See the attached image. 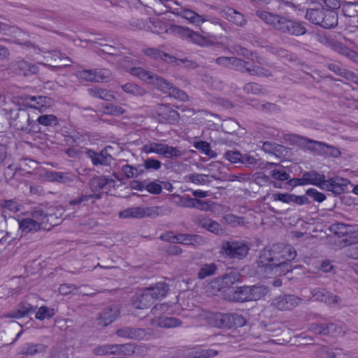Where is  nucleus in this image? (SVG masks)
<instances>
[{
	"label": "nucleus",
	"mask_w": 358,
	"mask_h": 358,
	"mask_svg": "<svg viewBox=\"0 0 358 358\" xmlns=\"http://www.w3.org/2000/svg\"><path fill=\"white\" fill-rule=\"evenodd\" d=\"M143 166L145 169L148 170H159L162 166V163L160 161L153 158H148L144 160Z\"/></svg>",
	"instance_id": "obj_63"
},
{
	"label": "nucleus",
	"mask_w": 358,
	"mask_h": 358,
	"mask_svg": "<svg viewBox=\"0 0 358 358\" xmlns=\"http://www.w3.org/2000/svg\"><path fill=\"white\" fill-rule=\"evenodd\" d=\"M87 92L90 96L106 101H113L115 99V96L113 95L110 91L106 89L94 87L87 89Z\"/></svg>",
	"instance_id": "obj_33"
},
{
	"label": "nucleus",
	"mask_w": 358,
	"mask_h": 358,
	"mask_svg": "<svg viewBox=\"0 0 358 358\" xmlns=\"http://www.w3.org/2000/svg\"><path fill=\"white\" fill-rule=\"evenodd\" d=\"M312 297L316 301L324 302L329 306H336L341 302V299L322 288H315L311 290Z\"/></svg>",
	"instance_id": "obj_13"
},
{
	"label": "nucleus",
	"mask_w": 358,
	"mask_h": 358,
	"mask_svg": "<svg viewBox=\"0 0 358 358\" xmlns=\"http://www.w3.org/2000/svg\"><path fill=\"white\" fill-rule=\"evenodd\" d=\"M291 261H285L279 265L274 266L270 275H284L289 271H291L292 266L289 263Z\"/></svg>",
	"instance_id": "obj_48"
},
{
	"label": "nucleus",
	"mask_w": 358,
	"mask_h": 358,
	"mask_svg": "<svg viewBox=\"0 0 358 358\" xmlns=\"http://www.w3.org/2000/svg\"><path fill=\"white\" fill-rule=\"evenodd\" d=\"M172 13L185 18L196 25H199L201 23L210 20L205 15H199L194 11L185 8H181L180 9L176 8Z\"/></svg>",
	"instance_id": "obj_15"
},
{
	"label": "nucleus",
	"mask_w": 358,
	"mask_h": 358,
	"mask_svg": "<svg viewBox=\"0 0 358 358\" xmlns=\"http://www.w3.org/2000/svg\"><path fill=\"white\" fill-rule=\"evenodd\" d=\"M296 256V252L291 245L277 243L270 248H265L261 250L257 259L256 271L262 277L268 278L274 266L285 261H292Z\"/></svg>",
	"instance_id": "obj_1"
},
{
	"label": "nucleus",
	"mask_w": 358,
	"mask_h": 358,
	"mask_svg": "<svg viewBox=\"0 0 358 358\" xmlns=\"http://www.w3.org/2000/svg\"><path fill=\"white\" fill-rule=\"evenodd\" d=\"M327 336H343L345 331L342 325L334 323L326 324Z\"/></svg>",
	"instance_id": "obj_54"
},
{
	"label": "nucleus",
	"mask_w": 358,
	"mask_h": 358,
	"mask_svg": "<svg viewBox=\"0 0 358 358\" xmlns=\"http://www.w3.org/2000/svg\"><path fill=\"white\" fill-rule=\"evenodd\" d=\"M116 334L120 337L142 341L149 340L153 336V330L150 328L124 327L118 329Z\"/></svg>",
	"instance_id": "obj_10"
},
{
	"label": "nucleus",
	"mask_w": 358,
	"mask_h": 358,
	"mask_svg": "<svg viewBox=\"0 0 358 358\" xmlns=\"http://www.w3.org/2000/svg\"><path fill=\"white\" fill-rule=\"evenodd\" d=\"M213 324L218 328H230L229 313H217L213 315Z\"/></svg>",
	"instance_id": "obj_36"
},
{
	"label": "nucleus",
	"mask_w": 358,
	"mask_h": 358,
	"mask_svg": "<svg viewBox=\"0 0 358 358\" xmlns=\"http://www.w3.org/2000/svg\"><path fill=\"white\" fill-rule=\"evenodd\" d=\"M341 15L349 27H358V2L345 0L341 3Z\"/></svg>",
	"instance_id": "obj_11"
},
{
	"label": "nucleus",
	"mask_w": 358,
	"mask_h": 358,
	"mask_svg": "<svg viewBox=\"0 0 358 358\" xmlns=\"http://www.w3.org/2000/svg\"><path fill=\"white\" fill-rule=\"evenodd\" d=\"M115 183L114 180L106 178L105 176H98L93 178L90 181V187L94 194H100L99 192L106 189L107 185Z\"/></svg>",
	"instance_id": "obj_25"
},
{
	"label": "nucleus",
	"mask_w": 358,
	"mask_h": 358,
	"mask_svg": "<svg viewBox=\"0 0 358 358\" xmlns=\"http://www.w3.org/2000/svg\"><path fill=\"white\" fill-rule=\"evenodd\" d=\"M164 144V143H162L149 141L148 143L143 145L141 150L142 152L146 154L156 153L161 155Z\"/></svg>",
	"instance_id": "obj_43"
},
{
	"label": "nucleus",
	"mask_w": 358,
	"mask_h": 358,
	"mask_svg": "<svg viewBox=\"0 0 358 358\" xmlns=\"http://www.w3.org/2000/svg\"><path fill=\"white\" fill-rule=\"evenodd\" d=\"M161 155L166 158H178L182 155V152L176 147L164 144Z\"/></svg>",
	"instance_id": "obj_44"
},
{
	"label": "nucleus",
	"mask_w": 358,
	"mask_h": 358,
	"mask_svg": "<svg viewBox=\"0 0 358 358\" xmlns=\"http://www.w3.org/2000/svg\"><path fill=\"white\" fill-rule=\"evenodd\" d=\"M13 68L19 75L30 76L37 73L39 71L38 66L25 60H20L14 62Z\"/></svg>",
	"instance_id": "obj_16"
},
{
	"label": "nucleus",
	"mask_w": 358,
	"mask_h": 358,
	"mask_svg": "<svg viewBox=\"0 0 358 358\" xmlns=\"http://www.w3.org/2000/svg\"><path fill=\"white\" fill-rule=\"evenodd\" d=\"M103 113L110 115H120L125 113V110L120 106L113 103L106 104L103 106Z\"/></svg>",
	"instance_id": "obj_53"
},
{
	"label": "nucleus",
	"mask_w": 358,
	"mask_h": 358,
	"mask_svg": "<svg viewBox=\"0 0 358 358\" xmlns=\"http://www.w3.org/2000/svg\"><path fill=\"white\" fill-rule=\"evenodd\" d=\"M194 147L210 158L217 156L216 152L210 149V143L208 142L203 141L194 142Z\"/></svg>",
	"instance_id": "obj_45"
},
{
	"label": "nucleus",
	"mask_w": 358,
	"mask_h": 358,
	"mask_svg": "<svg viewBox=\"0 0 358 358\" xmlns=\"http://www.w3.org/2000/svg\"><path fill=\"white\" fill-rule=\"evenodd\" d=\"M150 294L153 296L155 301L164 297L167 294L169 286L164 282H158L153 286L146 287Z\"/></svg>",
	"instance_id": "obj_34"
},
{
	"label": "nucleus",
	"mask_w": 358,
	"mask_h": 358,
	"mask_svg": "<svg viewBox=\"0 0 358 358\" xmlns=\"http://www.w3.org/2000/svg\"><path fill=\"white\" fill-rule=\"evenodd\" d=\"M176 199L174 203L182 208H192L194 199L188 195H173Z\"/></svg>",
	"instance_id": "obj_50"
},
{
	"label": "nucleus",
	"mask_w": 358,
	"mask_h": 358,
	"mask_svg": "<svg viewBox=\"0 0 358 358\" xmlns=\"http://www.w3.org/2000/svg\"><path fill=\"white\" fill-rule=\"evenodd\" d=\"M246 72L251 76L264 78H269L273 76L270 70L260 66H250L247 67Z\"/></svg>",
	"instance_id": "obj_42"
},
{
	"label": "nucleus",
	"mask_w": 358,
	"mask_h": 358,
	"mask_svg": "<svg viewBox=\"0 0 358 358\" xmlns=\"http://www.w3.org/2000/svg\"><path fill=\"white\" fill-rule=\"evenodd\" d=\"M242 154L238 151L228 150L224 153V157L231 163L241 162Z\"/></svg>",
	"instance_id": "obj_64"
},
{
	"label": "nucleus",
	"mask_w": 358,
	"mask_h": 358,
	"mask_svg": "<svg viewBox=\"0 0 358 358\" xmlns=\"http://www.w3.org/2000/svg\"><path fill=\"white\" fill-rule=\"evenodd\" d=\"M143 51L146 56L155 60H160L168 64H173V61H176L174 56L162 51L157 48H148L144 49Z\"/></svg>",
	"instance_id": "obj_21"
},
{
	"label": "nucleus",
	"mask_w": 358,
	"mask_h": 358,
	"mask_svg": "<svg viewBox=\"0 0 358 358\" xmlns=\"http://www.w3.org/2000/svg\"><path fill=\"white\" fill-rule=\"evenodd\" d=\"M8 115L9 124L15 129L27 134L39 131L38 125L30 120V116L27 110L15 107L9 110Z\"/></svg>",
	"instance_id": "obj_4"
},
{
	"label": "nucleus",
	"mask_w": 358,
	"mask_h": 358,
	"mask_svg": "<svg viewBox=\"0 0 358 358\" xmlns=\"http://www.w3.org/2000/svg\"><path fill=\"white\" fill-rule=\"evenodd\" d=\"M338 22V13L336 10L323 8L320 27L331 29L336 27Z\"/></svg>",
	"instance_id": "obj_20"
},
{
	"label": "nucleus",
	"mask_w": 358,
	"mask_h": 358,
	"mask_svg": "<svg viewBox=\"0 0 358 358\" xmlns=\"http://www.w3.org/2000/svg\"><path fill=\"white\" fill-rule=\"evenodd\" d=\"M218 355V351L213 349H202L189 352L185 358H210Z\"/></svg>",
	"instance_id": "obj_37"
},
{
	"label": "nucleus",
	"mask_w": 358,
	"mask_h": 358,
	"mask_svg": "<svg viewBox=\"0 0 358 358\" xmlns=\"http://www.w3.org/2000/svg\"><path fill=\"white\" fill-rule=\"evenodd\" d=\"M182 322L173 317H159L157 320L152 319L150 324L160 328H175L181 326Z\"/></svg>",
	"instance_id": "obj_26"
},
{
	"label": "nucleus",
	"mask_w": 358,
	"mask_h": 358,
	"mask_svg": "<svg viewBox=\"0 0 358 358\" xmlns=\"http://www.w3.org/2000/svg\"><path fill=\"white\" fill-rule=\"evenodd\" d=\"M131 74L149 84L154 85L157 90H160L164 94H169L173 85L162 77L143 68L131 69Z\"/></svg>",
	"instance_id": "obj_6"
},
{
	"label": "nucleus",
	"mask_w": 358,
	"mask_h": 358,
	"mask_svg": "<svg viewBox=\"0 0 358 358\" xmlns=\"http://www.w3.org/2000/svg\"><path fill=\"white\" fill-rule=\"evenodd\" d=\"M306 33V29L302 22L289 19L284 32L285 34L296 36H302Z\"/></svg>",
	"instance_id": "obj_29"
},
{
	"label": "nucleus",
	"mask_w": 358,
	"mask_h": 358,
	"mask_svg": "<svg viewBox=\"0 0 358 358\" xmlns=\"http://www.w3.org/2000/svg\"><path fill=\"white\" fill-rule=\"evenodd\" d=\"M0 206L12 212H17L20 209V204L13 199L0 201Z\"/></svg>",
	"instance_id": "obj_60"
},
{
	"label": "nucleus",
	"mask_w": 358,
	"mask_h": 358,
	"mask_svg": "<svg viewBox=\"0 0 358 358\" xmlns=\"http://www.w3.org/2000/svg\"><path fill=\"white\" fill-rule=\"evenodd\" d=\"M169 208L162 206L142 207L135 206L126 208L119 213V217L123 219H142L145 217L155 218L159 215L170 213Z\"/></svg>",
	"instance_id": "obj_5"
},
{
	"label": "nucleus",
	"mask_w": 358,
	"mask_h": 358,
	"mask_svg": "<svg viewBox=\"0 0 358 358\" xmlns=\"http://www.w3.org/2000/svg\"><path fill=\"white\" fill-rule=\"evenodd\" d=\"M209 176L200 173H192L186 176V182H191L195 185H205L210 182Z\"/></svg>",
	"instance_id": "obj_46"
},
{
	"label": "nucleus",
	"mask_w": 358,
	"mask_h": 358,
	"mask_svg": "<svg viewBox=\"0 0 358 358\" xmlns=\"http://www.w3.org/2000/svg\"><path fill=\"white\" fill-rule=\"evenodd\" d=\"M47 346L43 343H27L21 347L20 354L23 355H35L45 352Z\"/></svg>",
	"instance_id": "obj_28"
},
{
	"label": "nucleus",
	"mask_w": 358,
	"mask_h": 358,
	"mask_svg": "<svg viewBox=\"0 0 358 358\" xmlns=\"http://www.w3.org/2000/svg\"><path fill=\"white\" fill-rule=\"evenodd\" d=\"M37 122L38 124L44 126H51L58 124V120L56 116L53 115H43L38 117Z\"/></svg>",
	"instance_id": "obj_56"
},
{
	"label": "nucleus",
	"mask_w": 358,
	"mask_h": 358,
	"mask_svg": "<svg viewBox=\"0 0 358 358\" xmlns=\"http://www.w3.org/2000/svg\"><path fill=\"white\" fill-rule=\"evenodd\" d=\"M177 240L176 243L194 246L201 245L204 243L202 236L196 234H178Z\"/></svg>",
	"instance_id": "obj_27"
},
{
	"label": "nucleus",
	"mask_w": 358,
	"mask_h": 358,
	"mask_svg": "<svg viewBox=\"0 0 358 358\" xmlns=\"http://www.w3.org/2000/svg\"><path fill=\"white\" fill-rule=\"evenodd\" d=\"M304 185H313L323 190L330 191L335 194H341L347 186V180L335 177L325 180V176L315 171L304 172L302 174Z\"/></svg>",
	"instance_id": "obj_3"
},
{
	"label": "nucleus",
	"mask_w": 358,
	"mask_h": 358,
	"mask_svg": "<svg viewBox=\"0 0 358 358\" xmlns=\"http://www.w3.org/2000/svg\"><path fill=\"white\" fill-rule=\"evenodd\" d=\"M101 197V194H81L79 197L71 200L69 204L72 206L80 205L90 201L91 199H99Z\"/></svg>",
	"instance_id": "obj_55"
},
{
	"label": "nucleus",
	"mask_w": 358,
	"mask_h": 358,
	"mask_svg": "<svg viewBox=\"0 0 358 358\" xmlns=\"http://www.w3.org/2000/svg\"><path fill=\"white\" fill-rule=\"evenodd\" d=\"M294 138L301 145L309 150L316 152L318 154H323V152H324L325 143L322 142L311 140L300 136H294Z\"/></svg>",
	"instance_id": "obj_22"
},
{
	"label": "nucleus",
	"mask_w": 358,
	"mask_h": 358,
	"mask_svg": "<svg viewBox=\"0 0 358 358\" xmlns=\"http://www.w3.org/2000/svg\"><path fill=\"white\" fill-rule=\"evenodd\" d=\"M238 272L232 271L211 282V287H217L218 290H224L240 280Z\"/></svg>",
	"instance_id": "obj_14"
},
{
	"label": "nucleus",
	"mask_w": 358,
	"mask_h": 358,
	"mask_svg": "<svg viewBox=\"0 0 358 358\" xmlns=\"http://www.w3.org/2000/svg\"><path fill=\"white\" fill-rule=\"evenodd\" d=\"M78 76L80 79L90 82H101L106 77L98 70H83L78 72Z\"/></svg>",
	"instance_id": "obj_32"
},
{
	"label": "nucleus",
	"mask_w": 358,
	"mask_h": 358,
	"mask_svg": "<svg viewBox=\"0 0 358 358\" xmlns=\"http://www.w3.org/2000/svg\"><path fill=\"white\" fill-rule=\"evenodd\" d=\"M230 319V328L232 327H241L246 323V320L238 313H229Z\"/></svg>",
	"instance_id": "obj_58"
},
{
	"label": "nucleus",
	"mask_w": 358,
	"mask_h": 358,
	"mask_svg": "<svg viewBox=\"0 0 358 358\" xmlns=\"http://www.w3.org/2000/svg\"><path fill=\"white\" fill-rule=\"evenodd\" d=\"M159 115L165 121L170 124L176 123L179 119L178 112L166 106L160 108Z\"/></svg>",
	"instance_id": "obj_35"
},
{
	"label": "nucleus",
	"mask_w": 358,
	"mask_h": 358,
	"mask_svg": "<svg viewBox=\"0 0 358 358\" xmlns=\"http://www.w3.org/2000/svg\"><path fill=\"white\" fill-rule=\"evenodd\" d=\"M243 91L246 94L254 95H262L266 93V90L264 89L261 85L255 82H250L245 84Z\"/></svg>",
	"instance_id": "obj_40"
},
{
	"label": "nucleus",
	"mask_w": 358,
	"mask_h": 358,
	"mask_svg": "<svg viewBox=\"0 0 358 358\" xmlns=\"http://www.w3.org/2000/svg\"><path fill=\"white\" fill-rule=\"evenodd\" d=\"M145 189L150 194H159L162 191V185L159 180L152 181L145 185Z\"/></svg>",
	"instance_id": "obj_61"
},
{
	"label": "nucleus",
	"mask_w": 358,
	"mask_h": 358,
	"mask_svg": "<svg viewBox=\"0 0 358 358\" xmlns=\"http://www.w3.org/2000/svg\"><path fill=\"white\" fill-rule=\"evenodd\" d=\"M55 314V309L44 306L38 309L36 313L35 317L39 320H44L45 319L51 318Z\"/></svg>",
	"instance_id": "obj_52"
},
{
	"label": "nucleus",
	"mask_w": 358,
	"mask_h": 358,
	"mask_svg": "<svg viewBox=\"0 0 358 358\" xmlns=\"http://www.w3.org/2000/svg\"><path fill=\"white\" fill-rule=\"evenodd\" d=\"M303 299L294 294H283L275 297L272 302L271 306L280 311L292 310L297 307Z\"/></svg>",
	"instance_id": "obj_12"
},
{
	"label": "nucleus",
	"mask_w": 358,
	"mask_h": 358,
	"mask_svg": "<svg viewBox=\"0 0 358 358\" xmlns=\"http://www.w3.org/2000/svg\"><path fill=\"white\" fill-rule=\"evenodd\" d=\"M217 270V266L214 263L206 264L203 265L198 272V278L204 279L208 276L213 275Z\"/></svg>",
	"instance_id": "obj_47"
},
{
	"label": "nucleus",
	"mask_w": 358,
	"mask_h": 358,
	"mask_svg": "<svg viewBox=\"0 0 358 358\" xmlns=\"http://www.w3.org/2000/svg\"><path fill=\"white\" fill-rule=\"evenodd\" d=\"M323 8H309L306 10V18L316 25H321Z\"/></svg>",
	"instance_id": "obj_38"
},
{
	"label": "nucleus",
	"mask_w": 358,
	"mask_h": 358,
	"mask_svg": "<svg viewBox=\"0 0 358 358\" xmlns=\"http://www.w3.org/2000/svg\"><path fill=\"white\" fill-rule=\"evenodd\" d=\"M45 176L48 180L62 184L72 182L76 178L74 174L69 172L48 171Z\"/></svg>",
	"instance_id": "obj_23"
},
{
	"label": "nucleus",
	"mask_w": 358,
	"mask_h": 358,
	"mask_svg": "<svg viewBox=\"0 0 358 358\" xmlns=\"http://www.w3.org/2000/svg\"><path fill=\"white\" fill-rule=\"evenodd\" d=\"M134 346L131 344H106L99 345L94 348L93 352L97 356H105L108 355H129L134 352Z\"/></svg>",
	"instance_id": "obj_9"
},
{
	"label": "nucleus",
	"mask_w": 358,
	"mask_h": 358,
	"mask_svg": "<svg viewBox=\"0 0 358 358\" xmlns=\"http://www.w3.org/2000/svg\"><path fill=\"white\" fill-rule=\"evenodd\" d=\"M330 229L338 236H349L348 238L345 239V241L346 243H348L349 245H352L355 242V241L352 240V238L354 237L352 236V226L348 225L343 223H336L331 225Z\"/></svg>",
	"instance_id": "obj_19"
},
{
	"label": "nucleus",
	"mask_w": 358,
	"mask_h": 358,
	"mask_svg": "<svg viewBox=\"0 0 358 358\" xmlns=\"http://www.w3.org/2000/svg\"><path fill=\"white\" fill-rule=\"evenodd\" d=\"M87 155L91 159L92 164L94 166H97L99 164L102 166H109L113 160V157L104 150L99 152H96L92 150H88L87 151Z\"/></svg>",
	"instance_id": "obj_18"
},
{
	"label": "nucleus",
	"mask_w": 358,
	"mask_h": 358,
	"mask_svg": "<svg viewBox=\"0 0 358 358\" xmlns=\"http://www.w3.org/2000/svg\"><path fill=\"white\" fill-rule=\"evenodd\" d=\"M61 213L58 215L52 207L47 210L41 208H35L30 215L23 218L19 222L20 229L23 233H34L41 230H49L53 226L57 225Z\"/></svg>",
	"instance_id": "obj_2"
},
{
	"label": "nucleus",
	"mask_w": 358,
	"mask_h": 358,
	"mask_svg": "<svg viewBox=\"0 0 358 358\" xmlns=\"http://www.w3.org/2000/svg\"><path fill=\"white\" fill-rule=\"evenodd\" d=\"M268 292V289L265 286H250V294L251 301L260 299L262 297L266 296Z\"/></svg>",
	"instance_id": "obj_41"
},
{
	"label": "nucleus",
	"mask_w": 358,
	"mask_h": 358,
	"mask_svg": "<svg viewBox=\"0 0 358 358\" xmlns=\"http://www.w3.org/2000/svg\"><path fill=\"white\" fill-rule=\"evenodd\" d=\"M118 313L119 311L117 307H106L99 314V317L98 318L99 324L103 327L111 324L116 319Z\"/></svg>",
	"instance_id": "obj_24"
},
{
	"label": "nucleus",
	"mask_w": 358,
	"mask_h": 358,
	"mask_svg": "<svg viewBox=\"0 0 358 358\" xmlns=\"http://www.w3.org/2000/svg\"><path fill=\"white\" fill-rule=\"evenodd\" d=\"M256 13L257 16L273 29L284 34L288 18L266 10H257Z\"/></svg>",
	"instance_id": "obj_8"
},
{
	"label": "nucleus",
	"mask_w": 358,
	"mask_h": 358,
	"mask_svg": "<svg viewBox=\"0 0 358 358\" xmlns=\"http://www.w3.org/2000/svg\"><path fill=\"white\" fill-rule=\"evenodd\" d=\"M222 249L226 256L231 259H243L248 254L250 246L243 241H224L222 244Z\"/></svg>",
	"instance_id": "obj_7"
},
{
	"label": "nucleus",
	"mask_w": 358,
	"mask_h": 358,
	"mask_svg": "<svg viewBox=\"0 0 358 358\" xmlns=\"http://www.w3.org/2000/svg\"><path fill=\"white\" fill-rule=\"evenodd\" d=\"M230 299L236 302H244L251 301L250 294V286L238 287L234 290L231 295H229Z\"/></svg>",
	"instance_id": "obj_30"
},
{
	"label": "nucleus",
	"mask_w": 358,
	"mask_h": 358,
	"mask_svg": "<svg viewBox=\"0 0 358 358\" xmlns=\"http://www.w3.org/2000/svg\"><path fill=\"white\" fill-rule=\"evenodd\" d=\"M155 299L146 288L137 294L133 299V305L136 308L144 309L150 308L154 303Z\"/></svg>",
	"instance_id": "obj_17"
},
{
	"label": "nucleus",
	"mask_w": 358,
	"mask_h": 358,
	"mask_svg": "<svg viewBox=\"0 0 358 358\" xmlns=\"http://www.w3.org/2000/svg\"><path fill=\"white\" fill-rule=\"evenodd\" d=\"M250 66V62L243 60L240 58L233 57L230 63V69L244 72L246 71L247 67Z\"/></svg>",
	"instance_id": "obj_49"
},
{
	"label": "nucleus",
	"mask_w": 358,
	"mask_h": 358,
	"mask_svg": "<svg viewBox=\"0 0 358 358\" xmlns=\"http://www.w3.org/2000/svg\"><path fill=\"white\" fill-rule=\"evenodd\" d=\"M334 49L338 52V53L345 55L347 57H353L355 55V52L348 48L344 46L341 43L336 42L333 45Z\"/></svg>",
	"instance_id": "obj_59"
},
{
	"label": "nucleus",
	"mask_w": 358,
	"mask_h": 358,
	"mask_svg": "<svg viewBox=\"0 0 358 358\" xmlns=\"http://www.w3.org/2000/svg\"><path fill=\"white\" fill-rule=\"evenodd\" d=\"M223 16L229 22L239 27L244 26L247 22L243 15L233 8H229L225 10Z\"/></svg>",
	"instance_id": "obj_31"
},
{
	"label": "nucleus",
	"mask_w": 358,
	"mask_h": 358,
	"mask_svg": "<svg viewBox=\"0 0 358 358\" xmlns=\"http://www.w3.org/2000/svg\"><path fill=\"white\" fill-rule=\"evenodd\" d=\"M122 90L129 94L136 96H142L145 94L146 91L138 85L132 83H127L121 85Z\"/></svg>",
	"instance_id": "obj_39"
},
{
	"label": "nucleus",
	"mask_w": 358,
	"mask_h": 358,
	"mask_svg": "<svg viewBox=\"0 0 358 358\" xmlns=\"http://www.w3.org/2000/svg\"><path fill=\"white\" fill-rule=\"evenodd\" d=\"M168 95L184 102L189 100L188 95L183 90L175 87L174 85H173Z\"/></svg>",
	"instance_id": "obj_57"
},
{
	"label": "nucleus",
	"mask_w": 358,
	"mask_h": 358,
	"mask_svg": "<svg viewBox=\"0 0 358 358\" xmlns=\"http://www.w3.org/2000/svg\"><path fill=\"white\" fill-rule=\"evenodd\" d=\"M306 194L318 203H321L326 199V196L323 193L318 192L314 188L307 189Z\"/></svg>",
	"instance_id": "obj_62"
},
{
	"label": "nucleus",
	"mask_w": 358,
	"mask_h": 358,
	"mask_svg": "<svg viewBox=\"0 0 358 358\" xmlns=\"http://www.w3.org/2000/svg\"><path fill=\"white\" fill-rule=\"evenodd\" d=\"M187 31L188 37H189L194 43L201 46H208L211 44L210 41L199 33L190 30H187Z\"/></svg>",
	"instance_id": "obj_51"
}]
</instances>
